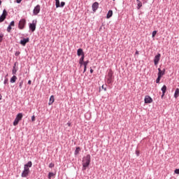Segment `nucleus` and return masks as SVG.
Returning a JSON list of instances; mask_svg holds the SVG:
<instances>
[{
    "mask_svg": "<svg viewBox=\"0 0 179 179\" xmlns=\"http://www.w3.org/2000/svg\"><path fill=\"white\" fill-rule=\"evenodd\" d=\"M17 3H20L22 2V0H16Z\"/></svg>",
    "mask_w": 179,
    "mask_h": 179,
    "instance_id": "nucleus-42",
    "label": "nucleus"
},
{
    "mask_svg": "<svg viewBox=\"0 0 179 179\" xmlns=\"http://www.w3.org/2000/svg\"><path fill=\"white\" fill-rule=\"evenodd\" d=\"M157 34V31H153L152 34V37H155Z\"/></svg>",
    "mask_w": 179,
    "mask_h": 179,
    "instance_id": "nucleus-32",
    "label": "nucleus"
},
{
    "mask_svg": "<svg viewBox=\"0 0 179 179\" xmlns=\"http://www.w3.org/2000/svg\"><path fill=\"white\" fill-rule=\"evenodd\" d=\"M178 96H179V89L176 88V91H175V94H174L175 99H177V97H178Z\"/></svg>",
    "mask_w": 179,
    "mask_h": 179,
    "instance_id": "nucleus-23",
    "label": "nucleus"
},
{
    "mask_svg": "<svg viewBox=\"0 0 179 179\" xmlns=\"http://www.w3.org/2000/svg\"><path fill=\"white\" fill-rule=\"evenodd\" d=\"M102 89H103L104 90V91L106 92V90H107V88H104V85H102Z\"/></svg>",
    "mask_w": 179,
    "mask_h": 179,
    "instance_id": "nucleus-44",
    "label": "nucleus"
},
{
    "mask_svg": "<svg viewBox=\"0 0 179 179\" xmlns=\"http://www.w3.org/2000/svg\"><path fill=\"white\" fill-rule=\"evenodd\" d=\"M26 26V20L25 19H22L18 24V28L20 30H23L24 29V27Z\"/></svg>",
    "mask_w": 179,
    "mask_h": 179,
    "instance_id": "nucleus-4",
    "label": "nucleus"
},
{
    "mask_svg": "<svg viewBox=\"0 0 179 179\" xmlns=\"http://www.w3.org/2000/svg\"><path fill=\"white\" fill-rule=\"evenodd\" d=\"M174 173H175V174H179V169H176L174 171Z\"/></svg>",
    "mask_w": 179,
    "mask_h": 179,
    "instance_id": "nucleus-37",
    "label": "nucleus"
},
{
    "mask_svg": "<svg viewBox=\"0 0 179 179\" xmlns=\"http://www.w3.org/2000/svg\"><path fill=\"white\" fill-rule=\"evenodd\" d=\"M11 30H12V27L10 25H8V27H7L8 33H10Z\"/></svg>",
    "mask_w": 179,
    "mask_h": 179,
    "instance_id": "nucleus-30",
    "label": "nucleus"
},
{
    "mask_svg": "<svg viewBox=\"0 0 179 179\" xmlns=\"http://www.w3.org/2000/svg\"><path fill=\"white\" fill-rule=\"evenodd\" d=\"M160 57H162V55L160 53H158L154 58V64L155 65H157L159 64V61H160Z\"/></svg>",
    "mask_w": 179,
    "mask_h": 179,
    "instance_id": "nucleus-10",
    "label": "nucleus"
},
{
    "mask_svg": "<svg viewBox=\"0 0 179 179\" xmlns=\"http://www.w3.org/2000/svg\"><path fill=\"white\" fill-rule=\"evenodd\" d=\"M3 40V34H0V43H2Z\"/></svg>",
    "mask_w": 179,
    "mask_h": 179,
    "instance_id": "nucleus-31",
    "label": "nucleus"
},
{
    "mask_svg": "<svg viewBox=\"0 0 179 179\" xmlns=\"http://www.w3.org/2000/svg\"><path fill=\"white\" fill-rule=\"evenodd\" d=\"M54 166H55V164H54L53 163H50V164H49L50 169H52V167H54Z\"/></svg>",
    "mask_w": 179,
    "mask_h": 179,
    "instance_id": "nucleus-36",
    "label": "nucleus"
},
{
    "mask_svg": "<svg viewBox=\"0 0 179 179\" xmlns=\"http://www.w3.org/2000/svg\"><path fill=\"white\" fill-rule=\"evenodd\" d=\"M92 160V157H90V155H87L86 157H83V170L85 171L87 167H89L90 164V162Z\"/></svg>",
    "mask_w": 179,
    "mask_h": 179,
    "instance_id": "nucleus-1",
    "label": "nucleus"
},
{
    "mask_svg": "<svg viewBox=\"0 0 179 179\" xmlns=\"http://www.w3.org/2000/svg\"><path fill=\"white\" fill-rule=\"evenodd\" d=\"M137 2V9H141L142 8V2L140 0H136Z\"/></svg>",
    "mask_w": 179,
    "mask_h": 179,
    "instance_id": "nucleus-22",
    "label": "nucleus"
},
{
    "mask_svg": "<svg viewBox=\"0 0 179 179\" xmlns=\"http://www.w3.org/2000/svg\"><path fill=\"white\" fill-rule=\"evenodd\" d=\"M17 64V62L14 63V66H13V68H15V69H16V64Z\"/></svg>",
    "mask_w": 179,
    "mask_h": 179,
    "instance_id": "nucleus-43",
    "label": "nucleus"
},
{
    "mask_svg": "<svg viewBox=\"0 0 179 179\" xmlns=\"http://www.w3.org/2000/svg\"><path fill=\"white\" fill-rule=\"evenodd\" d=\"M113 73L112 70H110L108 73V78H107V83L108 85H111L114 82L113 79L114 77H113Z\"/></svg>",
    "mask_w": 179,
    "mask_h": 179,
    "instance_id": "nucleus-2",
    "label": "nucleus"
},
{
    "mask_svg": "<svg viewBox=\"0 0 179 179\" xmlns=\"http://www.w3.org/2000/svg\"><path fill=\"white\" fill-rule=\"evenodd\" d=\"M161 90L162 92V94L161 97H162V99H163V97H164V94H166V92L167 91V86H166L165 85H163Z\"/></svg>",
    "mask_w": 179,
    "mask_h": 179,
    "instance_id": "nucleus-13",
    "label": "nucleus"
},
{
    "mask_svg": "<svg viewBox=\"0 0 179 179\" xmlns=\"http://www.w3.org/2000/svg\"><path fill=\"white\" fill-rule=\"evenodd\" d=\"M90 73H93L94 71L92 69H90Z\"/></svg>",
    "mask_w": 179,
    "mask_h": 179,
    "instance_id": "nucleus-45",
    "label": "nucleus"
},
{
    "mask_svg": "<svg viewBox=\"0 0 179 179\" xmlns=\"http://www.w3.org/2000/svg\"><path fill=\"white\" fill-rule=\"evenodd\" d=\"M77 55L78 57H80L82 55H85V52H83V49L79 48L77 50Z\"/></svg>",
    "mask_w": 179,
    "mask_h": 179,
    "instance_id": "nucleus-14",
    "label": "nucleus"
},
{
    "mask_svg": "<svg viewBox=\"0 0 179 179\" xmlns=\"http://www.w3.org/2000/svg\"><path fill=\"white\" fill-rule=\"evenodd\" d=\"M54 176H55V175L54 174V173L50 172V173H48V178H51V177H54Z\"/></svg>",
    "mask_w": 179,
    "mask_h": 179,
    "instance_id": "nucleus-29",
    "label": "nucleus"
},
{
    "mask_svg": "<svg viewBox=\"0 0 179 179\" xmlns=\"http://www.w3.org/2000/svg\"><path fill=\"white\" fill-rule=\"evenodd\" d=\"M113 1H115V0H113Z\"/></svg>",
    "mask_w": 179,
    "mask_h": 179,
    "instance_id": "nucleus-52",
    "label": "nucleus"
},
{
    "mask_svg": "<svg viewBox=\"0 0 179 179\" xmlns=\"http://www.w3.org/2000/svg\"><path fill=\"white\" fill-rule=\"evenodd\" d=\"M83 62H85V55H81V57L79 59V64L80 66L83 65Z\"/></svg>",
    "mask_w": 179,
    "mask_h": 179,
    "instance_id": "nucleus-15",
    "label": "nucleus"
},
{
    "mask_svg": "<svg viewBox=\"0 0 179 179\" xmlns=\"http://www.w3.org/2000/svg\"><path fill=\"white\" fill-rule=\"evenodd\" d=\"M37 24V20H33L32 23L29 24V29L31 31H36V26Z\"/></svg>",
    "mask_w": 179,
    "mask_h": 179,
    "instance_id": "nucleus-5",
    "label": "nucleus"
},
{
    "mask_svg": "<svg viewBox=\"0 0 179 179\" xmlns=\"http://www.w3.org/2000/svg\"><path fill=\"white\" fill-rule=\"evenodd\" d=\"M3 83L4 85H6V83H8V80H5Z\"/></svg>",
    "mask_w": 179,
    "mask_h": 179,
    "instance_id": "nucleus-46",
    "label": "nucleus"
},
{
    "mask_svg": "<svg viewBox=\"0 0 179 179\" xmlns=\"http://www.w3.org/2000/svg\"><path fill=\"white\" fill-rule=\"evenodd\" d=\"M112 16H113V10H110L106 15V17L107 19H110V17H111Z\"/></svg>",
    "mask_w": 179,
    "mask_h": 179,
    "instance_id": "nucleus-18",
    "label": "nucleus"
},
{
    "mask_svg": "<svg viewBox=\"0 0 179 179\" xmlns=\"http://www.w3.org/2000/svg\"><path fill=\"white\" fill-rule=\"evenodd\" d=\"M162 72V69L160 68L158 69V73L157 75H161L160 73Z\"/></svg>",
    "mask_w": 179,
    "mask_h": 179,
    "instance_id": "nucleus-39",
    "label": "nucleus"
},
{
    "mask_svg": "<svg viewBox=\"0 0 179 179\" xmlns=\"http://www.w3.org/2000/svg\"><path fill=\"white\" fill-rule=\"evenodd\" d=\"M29 41H30V38H23L20 41V44H21V45H23V47H24V45H26V44H27V43H29Z\"/></svg>",
    "mask_w": 179,
    "mask_h": 179,
    "instance_id": "nucleus-9",
    "label": "nucleus"
},
{
    "mask_svg": "<svg viewBox=\"0 0 179 179\" xmlns=\"http://www.w3.org/2000/svg\"><path fill=\"white\" fill-rule=\"evenodd\" d=\"M144 101L145 104H150V103H153V99L152 97H150V96L147 95L145 96Z\"/></svg>",
    "mask_w": 179,
    "mask_h": 179,
    "instance_id": "nucleus-7",
    "label": "nucleus"
},
{
    "mask_svg": "<svg viewBox=\"0 0 179 179\" xmlns=\"http://www.w3.org/2000/svg\"><path fill=\"white\" fill-rule=\"evenodd\" d=\"M15 57H19V55H20V51H17V52L15 53Z\"/></svg>",
    "mask_w": 179,
    "mask_h": 179,
    "instance_id": "nucleus-34",
    "label": "nucleus"
},
{
    "mask_svg": "<svg viewBox=\"0 0 179 179\" xmlns=\"http://www.w3.org/2000/svg\"><path fill=\"white\" fill-rule=\"evenodd\" d=\"M79 152H80V147H76V150L74 152L75 156H78V155H79Z\"/></svg>",
    "mask_w": 179,
    "mask_h": 179,
    "instance_id": "nucleus-20",
    "label": "nucleus"
},
{
    "mask_svg": "<svg viewBox=\"0 0 179 179\" xmlns=\"http://www.w3.org/2000/svg\"><path fill=\"white\" fill-rule=\"evenodd\" d=\"M1 5H2V1L1 0H0V6H1Z\"/></svg>",
    "mask_w": 179,
    "mask_h": 179,
    "instance_id": "nucleus-51",
    "label": "nucleus"
},
{
    "mask_svg": "<svg viewBox=\"0 0 179 179\" xmlns=\"http://www.w3.org/2000/svg\"><path fill=\"white\" fill-rule=\"evenodd\" d=\"M28 85H31V80H29L28 81Z\"/></svg>",
    "mask_w": 179,
    "mask_h": 179,
    "instance_id": "nucleus-47",
    "label": "nucleus"
},
{
    "mask_svg": "<svg viewBox=\"0 0 179 179\" xmlns=\"http://www.w3.org/2000/svg\"><path fill=\"white\" fill-rule=\"evenodd\" d=\"M160 79H162V76L157 75V78L156 80V83H160Z\"/></svg>",
    "mask_w": 179,
    "mask_h": 179,
    "instance_id": "nucleus-24",
    "label": "nucleus"
},
{
    "mask_svg": "<svg viewBox=\"0 0 179 179\" xmlns=\"http://www.w3.org/2000/svg\"><path fill=\"white\" fill-rule=\"evenodd\" d=\"M17 79V77H16V76H13L10 80V83H15V82H16V80Z\"/></svg>",
    "mask_w": 179,
    "mask_h": 179,
    "instance_id": "nucleus-21",
    "label": "nucleus"
},
{
    "mask_svg": "<svg viewBox=\"0 0 179 179\" xmlns=\"http://www.w3.org/2000/svg\"><path fill=\"white\" fill-rule=\"evenodd\" d=\"M166 73V69H164L162 71L161 70L160 75L161 78Z\"/></svg>",
    "mask_w": 179,
    "mask_h": 179,
    "instance_id": "nucleus-26",
    "label": "nucleus"
},
{
    "mask_svg": "<svg viewBox=\"0 0 179 179\" xmlns=\"http://www.w3.org/2000/svg\"><path fill=\"white\" fill-rule=\"evenodd\" d=\"M9 26H15V21H11Z\"/></svg>",
    "mask_w": 179,
    "mask_h": 179,
    "instance_id": "nucleus-35",
    "label": "nucleus"
},
{
    "mask_svg": "<svg viewBox=\"0 0 179 179\" xmlns=\"http://www.w3.org/2000/svg\"><path fill=\"white\" fill-rule=\"evenodd\" d=\"M17 124H19V120H17V119L15 118L14 122H13L14 127H16V125H17Z\"/></svg>",
    "mask_w": 179,
    "mask_h": 179,
    "instance_id": "nucleus-25",
    "label": "nucleus"
},
{
    "mask_svg": "<svg viewBox=\"0 0 179 179\" xmlns=\"http://www.w3.org/2000/svg\"><path fill=\"white\" fill-rule=\"evenodd\" d=\"M67 125H69V127H71V123H70V122H68V123H67Z\"/></svg>",
    "mask_w": 179,
    "mask_h": 179,
    "instance_id": "nucleus-49",
    "label": "nucleus"
},
{
    "mask_svg": "<svg viewBox=\"0 0 179 179\" xmlns=\"http://www.w3.org/2000/svg\"><path fill=\"white\" fill-rule=\"evenodd\" d=\"M55 101V99H54V95H52L50 98V101H49V106H51L52 104V103H54Z\"/></svg>",
    "mask_w": 179,
    "mask_h": 179,
    "instance_id": "nucleus-19",
    "label": "nucleus"
},
{
    "mask_svg": "<svg viewBox=\"0 0 179 179\" xmlns=\"http://www.w3.org/2000/svg\"><path fill=\"white\" fill-rule=\"evenodd\" d=\"M89 60H87V61H85V62H83V66H87V64H89Z\"/></svg>",
    "mask_w": 179,
    "mask_h": 179,
    "instance_id": "nucleus-28",
    "label": "nucleus"
},
{
    "mask_svg": "<svg viewBox=\"0 0 179 179\" xmlns=\"http://www.w3.org/2000/svg\"><path fill=\"white\" fill-rule=\"evenodd\" d=\"M33 13L35 15H38V13H40V5H37L36 6H35L33 10Z\"/></svg>",
    "mask_w": 179,
    "mask_h": 179,
    "instance_id": "nucleus-11",
    "label": "nucleus"
},
{
    "mask_svg": "<svg viewBox=\"0 0 179 179\" xmlns=\"http://www.w3.org/2000/svg\"><path fill=\"white\" fill-rule=\"evenodd\" d=\"M15 118L19 121H22V118H23V113H18Z\"/></svg>",
    "mask_w": 179,
    "mask_h": 179,
    "instance_id": "nucleus-17",
    "label": "nucleus"
},
{
    "mask_svg": "<svg viewBox=\"0 0 179 179\" xmlns=\"http://www.w3.org/2000/svg\"><path fill=\"white\" fill-rule=\"evenodd\" d=\"M29 173H30V169L29 168L24 167V171H22L21 176L22 178L27 177V176H29Z\"/></svg>",
    "mask_w": 179,
    "mask_h": 179,
    "instance_id": "nucleus-6",
    "label": "nucleus"
},
{
    "mask_svg": "<svg viewBox=\"0 0 179 179\" xmlns=\"http://www.w3.org/2000/svg\"><path fill=\"white\" fill-rule=\"evenodd\" d=\"M136 55H139V52L138 50L136 51Z\"/></svg>",
    "mask_w": 179,
    "mask_h": 179,
    "instance_id": "nucleus-48",
    "label": "nucleus"
},
{
    "mask_svg": "<svg viewBox=\"0 0 179 179\" xmlns=\"http://www.w3.org/2000/svg\"><path fill=\"white\" fill-rule=\"evenodd\" d=\"M56 8H64L65 6V2L62 1L59 3V0H55Z\"/></svg>",
    "mask_w": 179,
    "mask_h": 179,
    "instance_id": "nucleus-8",
    "label": "nucleus"
},
{
    "mask_svg": "<svg viewBox=\"0 0 179 179\" xmlns=\"http://www.w3.org/2000/svg\"><path fill=\"white\" fill-rule=\"evenodd\" d=\"M0 100H2V95L0 94Z\"/></svg>",
    "mask_w": 179,
    "mask_h": 179,
    "instance_id": "nucleus-50",
    "label": "nucleus"
},
{
    "mask_svg": "<svg viewBox=\"0 0 179 179\" xmlns=\"http://www.w3.org/2000/svg\"><path fill=\"white\" fill-rule=\"evenodd\" d=\"M136 156H139L140 152L138 150H136Z\"/></svg>",
    "mask_w": 179,
    "mask_h": 179,
    "instance_id": "nucleus-40",
    "label": "nucleus"
},
{
    "mask_svg": "<svg viewBox=\"0 0 179 179\" xmlns=\"http://www.w3.org/2000/svg\"><path fill=\"white\" fill-rule=\"evenodd\" d=\"M31 121H32V122L36 121V117H35L34 115H33V116L31 117Z\"/></svg>",
    "mask_w": 179,
    "mask_h": 179,
    "instance_id": "nucleus-38",
    "label": "nucleus"
},
{
    "mask_svg": "<svg viewBox=\"0 0 179 179\" xmlns=\"http://www.w3.org/2000/svg\"><path fill=\"white\" fill-rule=\"evenodd\" d=\"M16 72H17V69L13 68V70H12L13 75H16Z\"/></svg>",
    "mask_w": 179,
    "mask_h": 179,
    "instance_id": "nucleus-27",
    "label": "nucleus"
},
{
    "mask_svg": "<svg viewBox=\"0 0 179 179\" xmlns=\"http://www.w3.org/2000/svg\"><path fill=\"white\" fill-rule=\"evenodd\" d=\"M6 16H8V11H6V9H4L1 15L0 16V23H2V22L5 21Z\"/></svg>",
    "mask_w": 179,
    "mask_h": 179,
    "instance_id": "nucleus-3",
    "label": "nucleus"
},
{
    "mask_svg": "<svg viewBox=\"0 0 179 179\" xmlns=\"http://www.w3.org/2000/svg\"><path fill=\"white\" fill-rule=\"evenodd\" d=\"M92 11L96 12V10H97V9H99V3L97 1H95L92 4Z\"/></svg>",
    "mask_w": 179,
    "mask_h": 179,
    "instance_id": "nucleus-12",
    "label": "nucleus"
},
{
    "mask_svg": "<svg viewBox=\"0 0 179 179\" xmlns=\"http://www.w3.org/2000/svg\"><path fill=\"white\" fill-rule=\"evenodd\" d=\"M23 85V80H21L20 83H19V87L20 89H22V86Z\"/></svg>",
    "mask_w": 179,
    "mask_h": 179,
    "instance_id": "nucleus-33",
    "label": "nucleus"
},
{
    "mask_svg": "<svg viewBox=\"0 0 179 179\" xmlns=\"http://www.w3.org/2000/svg\"><path fill=\"white\" fill-rule=\"evenodd\" d=\"M33 166V163L31 161L27 162V164H24V168L29 169V167H31Z\"/></svg>",
    "mask_w": 179,
    "mask_h": 179,
    "instance_id": "nucleus-16",
    "label": "nucleus"
},
{
    "mask_svg": "<svg viewBox=\"0 0 179 179\" xmlns=\"http://www.w3.org/2000/svg\"><path fill=\"white\" fill-rule=\"evenodd\" d=\"M86 69H87V66H84L83 73H85V72H86Z\"/></svg>",
    "mask_w": 179,
    "mask_h": 179,
    "instance_id": "nucleus-41",
    "label": "nucleus"
}]
</instances>
